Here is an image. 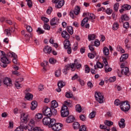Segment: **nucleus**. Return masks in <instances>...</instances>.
I'll return each instance as SVG.
<instances>
[{
  "instance_id": "30",
  "label": "nucleus",
  "mask_w": 131,
  "mask_h": 131,
  "mask_svg": "<svg viewBox=\"0 0 131 131\" xmlns=\"http://www.w3.org/2000/svg\"><path fill=\"white\" fill-rule=\"evenodd\" d=\"M48 61H44L43 62H41V63H40V65L41 67H43V69L44 70V71L47 70L46 67L48 66Z\"/></svg>"
},
{
  "instance_id": "50",
  "label": "nucleus",
  "mask_w": 131,
  "mask_h": 131,
  "mask_svg": "<svg viewBox=\"0 0 131 131\" xmlns=\"http://www.w3.org/2000/svg\"><path fill=\"white\" fill-rule=\"evenodd\" d=\"M129 17L126 14H124L122 16V20H128Z\"/></svg>"
},
{
  "instance_id": "53",
  "label": "nucleus",
  "mask_w": 131,
  "mask_h": 131,
  "mask_svg": "<svg viewBox=\"0 0 131 131\" xmlns=\"http://www.w3.org/2000/svg\"><path fill=\"white\" fill-rule=\"evenodd\" d=\"M96 114V112L93 111L92 113H91L90 115H89V117L91 119L94 118L95 117V115Z\"/></svg>"
},
{
  "instance_id": "63",
  "label": "nucleus",
  "mask_w": 131,
  "mask_h": 131,
  "mask_svg": "<svg viewBox=\"0 0 131 131\" xmlns=\"http://www.w3.org/2000/svg\"><path fill=\"white\" fill-rule=\"evenodd\" d=\"M66 97L68 98H71L73 97V95L71 94L69 92L66 94Z\"/></svg>"
},
{
  "instance_id": "4",
  "label": "nucleus",
  "mask_w": 131,
  "mask_h": 131,
  "mask_svg": "<svg viewBox=\"0 0 131 131\" xmlns=\"http://www.w3.org/2000/svg\"><path fill=\"white\" fill-rule=\"evenodd\" d=\"M35 127V122L33 120L31 119L27 126V129L29 131H42L40 127Z\"/></svg>"
},
{
  "instance_id": "38",
  "label": "nucleus",
  "mask_w": 131,
  "mask_h": 131,
  "mask_svg": "<svg viewBox=\"0 0 131 131\" xmlns=\"http://www.w3.org/2000/svg\"><path fill=\"white\" fill-rule=\"evenodd\" d=\"M119 3H116L114 5V10H115V12H118V9H119Z\"/></svg>"
},
{
  "instance_id": "47",
  "label": "nucleus",
  "mask_w": 131,
  "mask_h": 131,
  "mask_svg": "<svg viewBox=\"0 0 131 131\" xmlns=\"http://www.w3.org/2000/svg\"><path fill=\"white\" fill-rule=\"evenodd\" d=\"M100 44V42L99 40H98L97 39H96L94 42V46L96 47H98L99 46Z\"/></svg>"
},
{
  "instance_id": "5",
  "label": "nucleus",
  "mask_w": 131,
  "mask_h": 131,
  "mask_svg": "<svg viewBox=\"0 0 131 131\" xmlns=\"http://www.w3.org/2000/svg\"><path fill=\"white\" fill-rule=\"evenodd\" d=\"M80 11V8L79 6H77L75 8L74 10H71L70 11V15L71 17L73 19H74L76 17L75 15H77L79 14Z\"/></svg>"
},
{
  "instance_id": "60",
  "label": "nucleus",
  "mask_w": 131,
  "mask_h": 131,
  "mask_svg": "<svg viewBox=\"0 0 131 131\" xmlns=\"http://www.w3.org/2000/svg\"><path fill=\"white\" fill-rule=\"evenodd\" d=\"M109 82H115L116 81V77L114 76V77H112L111 78H110L108 79Z\"/></svg>"
},
{
  "instance_id": "31",
  "label": "nucleus",
  "mask_w": 131,
  "mask_h": 131,
  "mask_svg": "<svg viewBox=\"0 0 131 131\" xmlns=\"http://www.w3.org/2000/svg\"><path fill=\"white\" fill-rule=\"evenodd\" d=\"M103 52L105 56H108L109 55V49L107 47H104Z\"/></svg>"
},
{
  "instance_id": "37",
  "label": "nucleus",
  "mask_w": 131,
  "mask_h": 131,
  "mask_svg": "<svg viewBox=\"0 0 131 131\" xmlns=\"http://www.w3.org/2000/svg\"><path fill=\"white\" fill-rule=\"evenodd\" d=\"M58 88H62L65 85V83L62 81H59L57 84Z\"/></svg>"
},
{
  "instance_id": "19",
  "label": "nucleus",
  "mask_w": 131,
  "mask_h": 131,
  "mask_svg": "<svg viewBox=\"0 0 131 131\" xmlns=\"http://www.w3.org/2000/svg\"><path fill=\"white\" fill-rule=\"evenodd\" d=\"M50 117H48L43 118L42 122L43 124L48 125L49 126L50 121Z\"/></svg>"
},
{
  "instance_id": "32",
  "label": "nucleus",
  "mask_w": 131,
  "mask_h": 131,
  "mask_svg": "<svg viewBox=\"0 0 131 131\" xmlns=\"http://www.w3.org/2000/svg\"><path fill=\"white\" fill-rule=\"evenodd\" d=\"M33 97V96L30 93L26 94L25 96V98L28 100H32Z\"/></svg>"
},
{
  "instance_id": "20",
  "label": "nucleus",
  "mask_w": 131,
  "mask_h": 131,
  "mask_svg": "<svg viewBox=\"0 0 131 131\" xmlns=\"http://www.w3.org/2000/svg\"><path fill=\"white\" fill-rule=\"evenodd\" d=\"M14 30L13 28H11L10 29H7L5 31V33L6 34V35L9 36L11 35V32H14Z\"/></svg>"
},
{
  "instance_id": "21",
  "label": "nucleus",
  "mask_w": 131,
  "mask_h": 131,
  "mask_svg": "<svg viewBox=\"0 0 131 131\" xmlns=\"http://www.w3.org/2000/svg\"><path fill=\"white\" fill-rule=\"evenodd\" d=\"M64 47L66 49H68L70 47V46L71 45L70 41H69V39L65 40L63 42Z\"/></svg>"
},
{
  "instance_id": "18",
  "label": "nucleus",
  "mask_w": 131,
  "mask_h": 131,
  "mask_svg": "<svg viewBox=\"0 0 131 131\" xmlns=\"http://www.w3.org/2000/svg\"><path fill=\"white\" fill-rule=\"evenodd\" d=\"M51 51L52 48L50 46H48V45H47V46H46L45 48H43V52L45 53L50 54L51 53Z\"/></svg>"
},
{
  "instance_id": "55",
  "label": "nucleus",
  "mask_w": 131,
  "mask_h": 131,
  "mask_svg": "<svg viewBox=\"0 0 131 131\" xmlns=\"http://www.w3.org/2000/svg\"><path fill=\"white\" fill-rule=\"evenodd\" d=\"M49 62L52 64H54L56 62V60L54 58H50Z\"/></svg>"
},
{
  "instance_id": "46",
  "label": "nucleus",
  "mask_w": 131,
  "mask_h": 131,
  "mask_svg": "<svg viewBox=\"0 0 131 131\" xmlns=\"http://www.w3.org/2000/svg\"><path fill=\"white\" fill-rule=\"evenodd\" d=\"M105 12L107 14L111 15L113 12V10L110 8H107Z\"/></svg>"
},
{
  "instance_id": "11",
  "label": "nucleus",
  "mask_w": 131,
  "mask_h": 131,
  "mask_svg": "<svg viewBox=\"0 0 131 131\" xmlns=\"http://www.w3.org/2000/svg\"><path fill=\"white\" fill-rule=\"evenodd\" d=\"M95 98L97 101H98L100 103H103V96L100 93H95Z\"/></svg>"
},
{
  "instance_id": "15",
  "label": "nucleus",
  "mask_w": 131,
  "mask_h": 131,
  "mask_svg": "<svg viewBox=\"0 0 131 131\" xmlns=\"http://www.w3.org/2000/svg\"><path fill=\"white\" fill-rule=\"evenodd\" d=\"M61 36L62 38L66 39V40L69 39L70 38V36L67 31H63L62 32Z\"/></svg>"
},
{
  "instance_id": "51",
  "label": "nucleus",
  "mask_w": 131,
  "mask_h": 131,
  "mask_svg": "<svg viewBox=\"0 0 131 131\" xmlns=\"http://www.w3.org/2000/svg\"><path fill=\"white\" fill-rule=\"evenodd\" d=\"M60 75H61L60 70H57V71H56L55 73V75L56 77H58L60 76Z\"/></svg>"
},
{
  "instance_id": "44",
  "label": "nucleus",
  "mask_w": 131,
  "mask_h": 131,
  "mask_svg": "<svg viewBox=\"0 0 131 131\" xmlns=\"http://www.w3.org/2000/svg\"><path fill=\"white\" fill-rule=\"evenodd\" d=\"M55 108H51V116H55L57 114V111L55 109Z\"/></svg>"
},
{
  "instance_id": "13",
  "label": "nucleus",
  "mask_w": 131,
  "mask_h": 131,
  "mask_svg": "<svg viewBox=\"0 0 131 131\" xmlns=\"http://www.w3.org/2000/svg\"><path fill=\"white\" fill-rule=\"evenodd\" d=\"M121 68H122L121 70V74L128 76L129 75V70L128 68H127V67H123V66H121Z\"/></svg>"
},
{
  "instance_id": "64",
  "label": "nucleus",
  "mask_w": 131,
  "mask_h": 131,
  "mask_svg": "<svg viewBox=\"0 0 131 131\" xmlns=\"http://www.w3.org/2000/svg\"><path fill=\"white\" fill-rule=\"evenodd\" d=\"M79 76L77 74H75V75H74V76H73L72 78V80H75L76 79H77V78H78Z\"/></svg>"
},
{
  "instance_id": "41",
  "label": "nucleus",
  "mask_w": 131,
  "mask_h": 131,
  "mask_svg": "<svg viewBox=\"0 0 131 131\" xmlns=\"http://www.w3.org/2000/svg\"><path fill=\"white\" fill-rule=\"evenodd\" d=\"M27 3V5L28 6L29 8H31L33 5L32 2L31 0H26Z\"/></svg>"
},
{
  "instance_id": "39",
  "label": "nucleus",
  "mask_w": 131,
  "mask_h": 131,
  "mask_svg": "<svg viewBox=\"0 0 131 131\" xmlns=\"http://www.w3.org/2000/svg\"><path fill=\"white\" fill-rule=\"evenodd\" d=\"M36 32L38 35L43 34L45 33V31H43V30H41V28H38Z\"/></svg>"
},
{
  "instance_id": "35",
  "label": "nucleus",
  "mask_w": 131,
  "mask_h": 131,
  "mask_svg": "<svg viewBox=\"0 0 131 131\" xmlns=\"http://www.w3.org/2000/svg\"><path fill=\"white\" fill-rule=\"evenodd\" d=\"M43 117L42 115L40 113L37 114L35 116V118L36 121L38 120L39 119H42Z\"/></svg>"
},
{
  "instance_id": "43",
  "label": "nucleus",
  "mask_w": 131,
  "mask_h": 131,
  "mask_svg": "<svg viewBox=\"0 0 131 131\" xmlns=\"http://www.w3.org/2000/svg\"><path fill=\"white\" fill-rule=\"evenodd\" d=\"M114 104L116 106L120 105V106L121 107V102L120 101V100L117 99L115 101Z\"/></svg>"
},
{
  "instance_id": "40",
  "label": "nucleus",
  "mask_w": 131,
  "mask_h": 131,
  "mask_svg": "<svg viewBox=\"0 0 131 131\" xmlns=\"http://www.w3.org/2000/svg\"><path fill=\"white\" fill-rule=\"evenodd\" d=\"M75 108H76V111L78 113H80L81 112L82 108L79 104L76 105Z\"/></svg>"
},
{
  "instance_id": "33",
  "label": "nucleus",
  "mask_w": 131,
  "mask_h": 131,
  "mask_svg": "<svg viewBox=\"0 0 131 131\" xmlns=\"http://www.w3.org/2000/svg\"><path fill=\"white\" fill-rule=\"evenodd\" d=\"M119 25L117 22L114 23L113 26V29L115 31L117 30L119 28Z\"/></svg>"
},
{
  "instance_id": "58",
  "label": "nucleus",
  "mask_w": 131,
  "mask_h": 131,
  "mask_svg": "<svg viewBox=\"0 0 131 131\" xmlns=\"http://www.w3.org/2000/svg\"><path fill=\"white\" fill-rule=\"evenodd\" d=\"M85 73H89L90 71V69L89 68V67H88L87 65L85 66Z\"/></svg>"
},
{
  "instance_id": "2",
  "label": "nucleus",
  "mask_w": 131,
  "mask_h": 131,
  "mask_svg": "<svg viewBox=\"0 0 131 131\" xmlns=\"http://www.w3.org/2000/svg\"><path fill=\"white\" fill-rule=\"evenodd\" d=\"M8 57L7 56V53L5 54L4 51L0 50V58H1V61L2 62V63L0 64L2 67L6 68L8 64L10 63V60Z\"/></svg>"
},
{
  "instance_id": "48",
  "label": "nucleus",
  "mask_w": 131,
  "mask_h": 131,
  "mask_svg": "<svg viewBox=\"0 0 131 131\" xmlns=\"http://www.w3.org/2000/svg\"><path fill=\"white\" fill-rule=\"evenodd\" d=\"M104 69L106 73L110 72L112 70V68H108V66H105Z\"/></svg>"
},
{
  "instance_id": "59",
  "label": "nucleus",
  "mask_w": 131,
  "mask_h": 131,
  "mask_svg": "<svg viewBox=\"0 0 131 131\" xmlns=\"http://www.w3.org/2000/svg\"><path fill=\"white\" fill-rule=\"evenodd\" d=\"M86 127L85 125H82L79 128V131H86Z\"/></svg>"
},
{
  "instance_id": "49",
  "label": "nucleus",
  "mask_w": 131,
  "mask_h": 131,
  "mask_svg": "<svg viewBox=\"0 0 131 131\" xmlns=\"http://www.w3.org/2000/svg\"><path fill=\"white\" fill-rule=\"evenodd\" d=\"M69 66L70 67V68L71 69V71H74L75 70V63H70L69 64Z\"/></svg>"
},
{
  "instance_id": "25",
  "label": "nucleus",
  "mask_w": 131,
  "mask_h": 131,
  "mask_svg": "<svg viewBox=\"0 0 131 131\" xmlns=\"http://www.w3.org/2000/svg\"><path fill=\"white\" fill-rule=\"evenodd\" d=\"M58 105V103L55 100H53L51 102V108H56L57 107Z\"/></svg>"
},
{
  "instance_id": "1",
  "label": "nucleus",
  "mask_w": 131,
  "mask_h": 131,
  "mask_svg": "<svg viewBox=\"0 0 131 131\" xmlns=\"http://www.w3.org/2000/svg\"><path fill=\"white\" fill-rule=\"evenodd\" d=\"M20 126L17 127L14 131H23L24 129H28V127L25 125L28 121V114L23 113L20 116Z\"/></svg>"
},
{
  "instance_id": "9",
  "label": "nucleus",
  "mask_w": 131,
  "mask_h": 131,
  "mask_svg": "<svg viewBox=\"0 0 131 131\" xmlns=\"http://www.w3.org/2000/svg\"><path fill=\"white\" fill-rule=\"evenodd\" d=\"M7 56H8L9 59L10 57L13 58L12 59L13 62L14 64L17 63V59H16V58H17V56L16 54H15V53H14V52H12V53H11V52H8L7 53Z\"/></svg>"
},
{
  "instance_id": "36",
  "label": "nucleus",
  "mask_w": 131,
  "mask_h": 131,
  "mask_svg": "<svg viewBox=\"0 0 131 131\" xmlns=\"http://www.w3.org/2000/svg\"><path fill=\"white\" fill-rule=\"evenodd\" d=\"M73 126L75 129H77L79 128V127L80 126V124L78 122H75L73 123Z\"/></svg>"
},
{
  "instance_id": "54",
  "label": "nucleus",
  "mask_w": 131,
  "mask_h": 131,
  "mask_svg": "<svg viewBox=\"0 0 131 131\" xmlns=\"http://www.w3.org/2000/svg\"><path fill=\"white\" fill-rule=\"evenodd\" d=\"M96 65L98 68L101 69L103 67L102 63H101V62H99V61H97Z\"/></svg>"
},
{
  "instance_id": "61",
  "label": "nucleus",
  "mask_w": 131,
  "mask_h": 131,
  "mask_svg": "<svg viewBox=\"0 0 131 131\" xmlns=\"http://www.w3.org/2000/svg\"><path fill=\"white\" fill-rule=\"evenodd\" d=\"M129 23L128 22H125L123 24V27L125 28L126 29H128L129 28Z\"/></svg>"
},
{
  "instance_id": "14",
  "label": "nucleus",
  "mask_w": 131,
  "mask_h": 131,
  "mask_svg": "<svg viewBox=\"0 0 131 131\" xmlns=\"http://www.w3.org/2000/svg\"><path fill=\"white\" fill-rule=\"evenodd\" d=\"M3 82H4V84L7 85V86H10L12 85V81L11 79L8 77L4 78L3 80Z\"/></svg>"
},
{
  "instance_id": "29",
  "label": "nucleus",
  "mask_w": 131,
  "mask_h": 131,
  "mask_svg": "<svg viewBox=\"0 0 131 131\" xmlns=\"http://www.w3.org/2000/svg\"><path fill=\"white\" fill-rule=\"evenodd\" d=\"M125 11L129 10L131 9V6L128 4H124L122 6Z\"/></svg>"
},
{
  "instance_id": "42",
  "label": "nucleus",
  "mask_w": 131,
  "mask_h": 131,
  "mask_svg": "<svg viewBox=\"0 0 131 131\" xmlns=\"http://www.w3.org/2000/svg\"><path fill=\"white\" fill-rule=\"evenodd\" d=\"M105 125H106L108 127H110L111 126L113 125V122H112L110 121L106 120L105 121Z\"/></svg>"
},
{
  "instance_id": "62",
  "label": "nucleus",
  "mask_w": 131,
  "mask_h": 131,
  "mask_svg": "<svg viewBox=\"0 0 131 131\" xmlns=\"http://www.w3.org/2000/svg\"><path fill=\"white\" fill-rule=\"evenodd\" d=\"M43 28H44V29L47 30H50V26L47 25V24H45L44 25Z\"/></svg>"
},
{
  "instance_id": "24",
  "label": "nucleus",
  "mask_w": 131,
  "mask_h": 131,
  "mask_svg": "<svg viewBox=\"0 0 131 131\" xmlns=\"http://www.w3.org/2000/svg\"><path fill=\"white\" fill-rule=\"evenodd\" d=\"M37 106V103L36 101H34L31 103V110L34 111L36 108Z\"/></svg>"
},
{
  "instance_id": "45",
  "label": "nucleus",
  "mask_w": 131,
  "mask_h": 131,
  "mask_svg": "<svg viewBox=\"0 0 131 131\" xmlns=\"http://www.w3.org/2000/svg\"><path fill=\"white\" fill-rule=\"evenodd\" d=\"M117 51L120 52L121 53H124L125 52V50H124V49H123L120 46L117 47Z\"/></svg>"
},
{
  "instance_id": "17",
  "label": "nucleus",
  "mask_w": 131,
  "mask_h": 131,
  "mask_svg": "<svg viewBox=\"0 0 131 131\" xmlns=\"http://www.w3.org/2000/svg\"><path fill=\"white\" fill-rule=\"evenodd\" d=\"M59 19L57 17H54L50 20V25L51 26H54L58 25Z\"/></svg>"
},
{
  "instance_id": "27",
  "label": "nucleus",
  "mask_w": 131,
  "mask_h": 131,
  "mask_svg": "<svg viewBox=\"0 0 131 131\" xmlns=\"http://www.w3.org/2000/svg\"><path fill=\"white\" fill-rule=\"evenodd\" d=\"M119 125L120 128H124L125 127V120L121 119L120 122L119 123Z\"/></svg>"
},
{
  "instance_id": "26",
  "label": "nucleus",
  "mask_w": 131,
  "mask_h": 131,
  "mask_svg": "<svg viewBox=\"0 0 131 131\" xmlns=\"http://www.w3.org/2000/svg\"><path fill=\"white\" fill-rule=\"evenodd\" d=\"M96 36L95 34H91L88 35L89 40L90 41L91 40H94L96 39Z\"/></svg>"
},
{
  "instance_id": "28",
  "label": "nucleus",
  "mask_w": 131,
  "mask_h": 131,
  "mask_svg": "<svg viewBox=\"0 0 131 131\" xmlns=\"http://www.w3.org/2000/svg\"><path fill=\"white\" fill-rule=\"evenodd\" d=\"M32 37L31 34H26L25 36V39L26 41L29 42Z\"/></svg>"
},
{
  "instance_id": "57",
  "label": "nucleus",
  "mask_w": 131,
  "mask_h": 131,
  "mask_svg": "<svg viewBox=\"0 0 131 131\" xmlns=\"http://www.w3.org/2000/svg\"><path fill=\"white\" fill-rule=\"evenodd\" d=\"M53 11V9L51 7H49L47 9V13L48 14H50Z\"/></svg>"
},
{
  "instance_id": "6",
  "label": "nucleus",
  "mask_w": 131,
  "mask_h": 131,
  "mask_svg": "<svg viewBox=\"0 0 131 131\" xmlns=\"http://www.w3.org/2000/svg\"><path fill=\"white\" fill-rule=\"evenodd\" d=\"M120 108L123 112H127L129 110L130 106L127 102L122 101Z\"/></svg>"
},
{
  "instance_id": "34",
  "label": "nucleus",
  "mask_w": 131,
  "mask_h": 131,
  "mask_svg": "<svg viewBox=\"0 0 131 131\" xmlns=\"http://www.w3.org/2000/svg\"><path fill=\"white\" fill-rule=\"evenodd\" d=\"M67 31L71 34L72 35L73 34V27H67Z\"/></svg>"
},
{
  "instance_id": "23",
  "label": "nucleus",
  "mask_w": 131,
  "mask_h": 131,
  "mask_svg": "<svg viewBox=\"0 0 131 131\" xmlns=\"http://www.w3.org/2000/svg\"><path fill=\"white\" fill-rule=\"evenodd\" d=\"M56 124V120L54 119L50 118L49 127H52Z\"/></svg>"
},
{
  "instance_id": "7",
  "label": "nucleus",
  "mask_w": 131,
  "mask_h": 131,
  "mask_svg": "<svg viewBox=\"0 0 131 131\" xmlns=\"http://www.w3.org/2000/svg\"><path fill=\"white\" fill-rule=\"evenodd\" d=\"M69 115L68 108L66 106H64L61 108V115L62 117H67Z\"/></svg>"
},
{
  "instance_id": "8",
  "label": "nucleus",
  "mask_w": 131,
  "mask_h": 131,
  "mask_svg": "<svg viewBox=\"0 0 131 131\" xmlns=\"http://www.w3.org/2000/svg\"><path fill=\"white\" fill-rule=\"evenodd\" d=\"M53 3L56 4L55 7L58 8H61L64 4L63 0H52Z\"/></svg>"
},
{
  "instance_id": "12",
  "label": "nucleus",
  "mask_w": 131,
  "mask_h": 131,
  "mask_svg": "<svg viewBox=\"0 0 131 131\" xmlns=\"http://www.w3.org/2000/svg\"><path fill=\"white\" fill-rule=\"evenodd\" d=\"M63 125L60 123H56L53 127L52 129L55 131H59L62 129Z\"/></svg>"
},
{
  "instance_id": "22",
  "label": "nucleus",
  "mask_w": 131,
  "mask_h": 131,
  "mask_svg": "<svg viewBox=\"0 0 131 131\" xmlns=\"http://www.w3.org/2000/svg\"><path fill=\"white\" fill-rule=\"evenodd\" d=\"M75 120V118L73 116H70L68 117L66 120V122L68 123H71L74 122Z\"/></svg>"
},
{
  "instance_id": "56",
  "label": "nucleus",
  "mask_w": 131,
  "mask_h": 131,
  "mask_svg": "<svg viewBox=\"0 0 131 131\" xmlns=\"http://www.w3.org/2000/svg\"><path fill=\"white\" fill-rule=\"evenodd\" d=\"M41 19L46 23H48L49 21V19L47 17L45 16L41 17Z\"/></svg>"
},
{
  "instance_id": "3",
  "label": "nucleus",
  "mask_w": 131,
  "mask_h": 131,
  "mask_svg": "<svg viewBox=\"0 0 131 131\" xmlns=\"http://www.w3.org/2000/svg\"><path fill=\"white\" fill-rule=\"evenodd\" d=\"M83 16L85 17L82 20L81 26L83 27L86 23H87L89 21V19H95V16L93 13H90L89 12L83 13Z\"/></svg>"
},
{
  "instance_id": "10",
  "label": "nucleus",
  "mask_w": 131,
  "mask_h": 131,
  "mask_svg": "<svg viewBox=\"0 0 131 131\" xmlns=\"http://www.w3.org/2000/svg\"><path fill=\"white\" fill-rule=\"evenodd\" d=\"M42 112L43 115L48 117H50L51 116V108H50L48 107H45L43 108Z\"/></svg>"
},
{
  "instance_id": "52",
  "label": "nucleus",
  "mask_w": 131,
  "mask_h": 131,
  "mask_svg": "<svg viewBox=\"0 0 131 131\" xmlns=\"http://www.w3.org/2000/svg\"><path fill=\"white\" fill-rule=\"evenodd\" d=\"M95 54L93 53H88V57L91 59H93L95 57V55H97V53L95 52Z\"/></svg>"
},
{
  "instance_id": "16",
  "label": "nucleus",
  "mask_w": 131,
  "mask_h": 131,
  "mask_svg": "<svg viewBox=\"0 0 131 131\" xmlns=\"http://www.w3.org/2000/svg\"><path fill=\"white\" fill-rule=\"evenodd\" d=\"M23 81V78H19L18 80H16V82L15 83V86L17 89H19L21 88L20 82Z\"/></svg>"
}]
</instances>
